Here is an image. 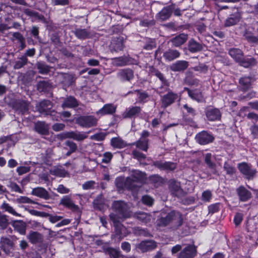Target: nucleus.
<instances>
[{"mask_svg": "<svg viewBox=\"0 0 258 258\" xmlns=\"http://www.w3.org/2000/svg\"><path fill=\"white\" fill-rule=\"evenodd\" d=\"M207 118L210 121H215L220 119L221 113L219 109L213 108H208L206 112Z\"/></svg>", "mask_w": 258, "mask_h": 258, "instance_id": "obj_17", "label": "nucleus"}, {"mask_svg": "<svg viewBox=\"0 0 258 258\" xmlns=\"http://www.w3.org/2000/svg\"><path fill=\"white\" fill-rule=\"evenodd\" d=\"M169 188L172 193L177 197H181L183 194V191L180 187L179 182L174 179H171L169 181Z\"/></svg>", "mask_w": 258, "mask_h": 258, "instance_id": "obj_16", "label": "nucleus"}, {"mask_svg": "<svg viewBox=\"0 0 258 258\" xmlns=\"http://www.w3.org/2000/svg\"><path fill=\"white\" fill-rule=\"evenodd\" d=\"M224 168L228 174L232 175L235 172V168L231 166L227 162H225Z\"/></svg>", "mask_w": 258, "mask_h": 258, "instance_id": "obj_58", "label": "nucleus"}, {"mask_svg": "<svg viewBox=\"0 0 258 258\" xmlns=\"http://www.w3.org/2000/svg\"><path fill=\"white\" fill-rule=\"evenodd\" d=\"M135 216L137 219L146 224L150 222L152 218L150 214L144 212L137 213Z\"/></svg>", "mask_w": 258, "mask_h": 258, "instance_id": "obj_40", "label": "nucleus"}, {"mask_svg": "<svg viewBox=\"0 0 258 258\" xmlns=\"http://www.w3.org/2000/svg\"><path fill=\"white\" fill-rule=\"evenodd\" d=\"M30 168L27 166H20L17 168V171L19 175H22L28 172Z\"/></svg>", "mask_w": 258, "mask_h": 258, "instance_id": "obj_63", "label": "nucleus"}, {"mask_svg": "<svg viewBox=\"0 0 258 258\" xmlns=\"http://www.w3.org/2000/svg\"><path fill=\"white\" fill-rule=\"evenodd\" d=\"M29 212L32 215L41 217H46L48 215V213L43 212H39L35 210H29Z\"/></svg>", "mask_w": 258, "mask_h": 258, "instance_id": "obj_56", "label": "nucleus"}, {"mask_svg": "<svg viewBox=\"0 0 258 258\" xmlns=\"http://www.w3.org/2000/svg\"><path fill=\"white\" fill-rule=\"evenodd\" d=\"M76 36L80 39H86L89 37V33L85 29H79L75 31Z\"/></svg>", "mask_w": 258, "mask_h": 258, "instance_id": "obj_45", "label": "nucleus"}, {"mask_svg": "<svg viewBox=\"0 0 258 258\" xmlns=\"http://www.w3.org/2000/svg\"><path fill=\"white\" fill-rule=\"evenodd\" d=\"M37 68L41 74H46L49 71L48 66L43 63H38Z\"/></svg>", "mask_w": 258, "mask_h": 258, "instance_id": "obj_54", "label": "nucleus"}, {"mask_svg": "<svg viewBox=\"0 0 258 258\" xmlns=\"http://www.w3.org/2000/svg\"><path fill=\"white\" fill-rule=\"evenodd\" d=\"M212 198V194L210 190L204 191L202 194V200L209 202Z\"/></svg>", "mask_w": 258, "mask_h": 258, "instance_id": "obj_57", "label": "nucleus"}, {"mask_svg": "<svg viewBox=\"0 0 258 258\" xmlns=\"http://www.w3.org/2000/svg\"><path fill=\"white\" fill-rule=\"evenodd\" d=\"M196 141L201 145H206L212 142L214 137L206 131H203L198 134L195 138Z\"/></svg>", "mask_w": 258, "mask_h": 258, "instance_id": "obj_9", "label": "nucleus"}, {"mask_svg": "<svg viewBox=\"0 0 258 258\" xmlns=\"http://www.w3.org/2000/svg\"><path fill=\"white\" fill-rule=\"evenodd\" d=\"M78 105V103L76 99L72 96L67 97L62 104V107L65 108H72L76 107Z\"/></svg>", "mask_w": 258, "mask_h": 258, "instance_id": "obj_33", "label": "nucleus"}, {"mask_svg": "<svg viewBox=\"0 0 258 258\" xmlns=\"http://www.w3.org/2000/svg\"><path fill=\"white\" fill-rule=\"evenodd\" d=\"M202 49V46L195 40L191 39L188 43V49L191 52H196L200 51Z\"/></svg>", "mask_w": 258, "mask_h": 258, "instance_id": "obj_38", "label": "nucleus"}, {"mask_svg": "<svg viewBox=\"0 0 258 258\" xmlns=\"http://www.w3.org/2000/svg\"><path fill=\"white\" fill-rule=\"evenodd\" d=\"M117 76L122 81H130L134 78V72L130 69H122L118 71Z\"/></svg>", "mask_w": 258, "mask_h": 258, "instance_id": "obj_13", "label": "nucleus"}, {"mask_svg": "<svg viewBox=\"0 0 258 258\" xmlns=\"http://www.w3.org/2000/svg\"><path fill=\"white\" fill-rule=\"evenodd\" d=\"M13 35L16 38L18 39L20 41L21 43V50L24 49L25 47V44L24 42V39L21 34L19 33H15Z\"/></svg>", "mask_w": 258, "mask_h": 258, "instance_id": "obj_61", "label": "nucleus"}, {"mask_svg": "<svg viewBox=\"0 0 258 258\" xmlns=\"http://www.w3.org/2000/svg\"><path fill=\"white\" fill-rule=\"evenodd\" d=\"M140 111L141 108L139 107H129L123 112L122 115L124 118H131L138 114Z\"/></svg>", "mask_w": 258, "mask_h": 258, "instance_id": "obj_28", "label": "nucleus"}, {"mask_svg": "<svg viewBox=\"0 0 258 258\" xmlns=\"http://www.w3.org/2000/svg\"><path fill=\"white\" fill-rule=\"evenodd\" d=\"M132 180L131 177H127L124 179L123 177H117L115 180L116 187L119 190L125 189L129 190H135L134 185L132 184Z\"/></svg>", "mask_w": 258, "mask_h": 258, "instance_id": "obj_7", "label": "nucleus"}, {"mask_svg": "<svg viewBox=\"0 0 258 258\" xmlns=\"http://www.w3.org/2000/svg\"><path fill=\"white\" fill-rule=\"evenodd\" d=\"M150 133L147 131H144L141 134V138L136 142L137 148L144 151H147L148 149V139Z\"/></svg>", "mask_w": 258, "mask_h": 258, "instance_id": "obj_10", "label": "nucleus"}, {"mask_svg": "<svg viewBox=\"0 0 258 258\" xmlns=\"http://www.w3.org/2000/svg\"><path fill=\"white\" fill-rule=\"evenodd\" d=\"M180 53L176 50L169 49L164 53L163 56L167 61H172L179 57Z\"/></svg>", "mask_w": 258, "mask_h": 258, "instance_id": "obj_30", "label": "nucleus"}, {"mask_svg": "<svg viewBox=\"0 0 258 258\" xmlns=\"http://www.w3.org/2000/svg\"><path fill=\"white\" fill-rule=\"evenodd\" d=\"M17 142V139L14 136L3 137L0 138V144L7 143L8 147L14 146Z\"/></svg>", "mask_w": 258, "mask_h": 258, "instance_id": "obj_34", "label": "nucleus"}, {"mask_svg": "<svg viewBox=\"0 0 258 258\" xmlns=\"http://www.w3.org/2000/svg\"><path fill=\"white\" fill-rule=\"evenodd\" d=\"M52 106V103L50 101L44 100L41 101L39 104L37 105V108L40 113H44L46 115H50L53 120H58L59 113L55 112L54 110H50Z\"/></svg>", "mask_w": 258, "mask_h": 258, "instance_id": "obj_4", "label": "nucleus"}, {"mask_svg": "<svg viewBox=\"0 0 258 258\" xmlns=\"http://www.w3.org/2000/svg\"><path fill=\"white\" fill-rule=\"evenodd\" d=\"M1 208L4 211L8 212L13 216L19 217H21V215L20 214L17 213L12 206H11L9 203H7L6 202L3 203L1 206Z\"/></svg>", "mask_w": 258, "mask_h": 258, "instance_id": "obj_32", "label": "nucleus"}, {"mask_svg": "<svg viewBox=\"0 0 258 258\" xmlns=\"http://www.w3.org/2000/svg\"><path fill=\"white\" fill-rule=\"evenodd\" d=\"M14 227L19 233L22 235H24L26 232V227L25 224L19 221L15 222L14 223Z\"/></svg>", "mask_w": 258, "mask_h": 258, "instance_id": "obj_42", "label": "nucleus"}, {"mask_svg": "<svg viewBox=\"0 0 258 258\" xmlns=\"http://www.w3.org/2000/svg\"><path fill=\"white\" fill-rule=\"evenodd\" d=\"M187 35L183 33L176 36L171 40L173 45L176 47L183 44L187 40Z\"/></svg>", "mask_w": 258, "mask_h": 258, "instance_id": "obj_31", "label": "nucleus"}, {"mask_svg": "<svg viewBox=\"0 0 258 258\" xmlns=\"http://www.w3.org/2000/svg\"><path fill=\"white\" fill-rule=\"evenodd\" d=\"M76 122L83 127H90L97 124V119L93 116H81L76 120Z\"/></svg>", "mask_w": 258, "mask_h": 258, "instance_id": "obj_5", "label": "nucleus"}, {"mask_svg": "<svg viewBox=\"0 0 258 258\" xmlns=\"http://www.w3.org/2000/svg\"><path fill=\"white\" fill-rule=\"evenodd\" d=\"M37 88L40 92L47 91L50 88V85L48 82L40 81L38 84Z\"/></svg>", "mask_w": 258, "mask_h": 258, "instance_id": "obj_43", "label": "nucleus"}, {"mask_svg": "<svg viewBox=\"0 0 258 258\" xmlns=\"http://www.w3.org/2000/svg\"><path fill=\"white\" fill-rule=\"evenodd\" d=\"M142 201L143 204L149 206H151L154 203V199L148 195L143 196Z\"/></svg>", "mask_w": 258, "mask_h": 258, "instance_id": "obj_51", "label": "nucleus"}, {"mask_svg": "<svg viewBox=\"0 0 258 258\" xmlns=\"http://www.w3.org/2000/svg\"><path fill=\"white\" fill-rule=\"evenodd\" d=\"M60 204L73 212L78 213H80L81 212L78 206L75 205L69 196L63 197L61 200Z\"/></svg>", "mask_w": 258, "mask_h": 258, "instance_id": "obj_12", "label": "nucleus"}, {"mask_svg": "<svg viewBox=\"0 0 258 258\" xmlns=\"http://www.w3.org/2000/svg\"><path fill=\"white\" fill-rule=\"evenodd\" d=\"M238 169L247 178H250L254 175L255 171L250 168V166L245 163H242L239 164Z\"/></svg>", "mask_w": 258, "mask_h": 258, "instance_id": "obj_19", "label": "nucleus"}, {"mask_svg": "<svg viewBox=\"0 0 258 258\" xmlns=\"http://www.w3.org/2000/svg\"><path fill=\"white\" fill-rule=\"evenodd\" d=\"M15 201L17 203L25 204V203H33L38 204L37 203H35L32 200L25 196H20L17 198Z\"/></svg>", "mask_w": 258, "mask_h": 258, "instance_id": "obj_48", "label": "nucleus"}, {"mask_svg": "<svg viewBox=\"0 0 258 258\" xmlns=\"http://www.w3.org/2000/svg\"><path fill=\"white\" fill-rule=\"evenodd\" d=\"M197 247L194 244H188L179 253L178 258H194L197 255Z\"/></svg>", "mask_w": 258, "mask_h": 258, "instance_id": "obj_8", "label": "nucleus"}, {"mask_svg": "<svg viewBox=\"0 0 258 258\" xmlns=\"http://www.w3.org/2000/svg\"><path fill=\"white\" fill-rule=\"evenodd\" d=\"M13 246L12 241L8 238L2 237L0 242V246L6 253H9Z\"/></svg>", "mask_w": 258, "mask_h": 258, "instance_id": "obj_26", "label": "nucleus"}, {"mask_svg": "<svg viewBox=\"0 0 258 258\" xmlns=\"http://www.w3.org/2000/svg\"><path fill=\"white\" fill-rule=\"evenodd\" d=\"M252 79L249 77H244L240 78L239 83L243 90L247 89L250 86Z\"/></svg>", "mask_w": 258, "mask_h": 258, "instance_id": "obj_41", "label": "nucleus"}, {"mask_svg": "<svg viewBox=\"0 0 258 258\" xmlns=\"http://www.w3.org/2000/svg\"><path fill=\"white\" fill-rule=\"evenodd\" d=\"M32 194L44 200H48L50 196L47 191L44 188L38 187L34 188L32 190Z\"/></svg>", "mask_w": 258, "mask_h": 258, "instance_id": "obj_23", "label": "nucleus"}, {"mask_svg": "<svg viewBox=\"0 0 258 258\" xmlns=\"http://www.w3.org/2000/svg\"><path fill=\"white\" fill-rule=\"evenodd\" d=\"M50 173L52 175L59 177H65L68 174V172L64 169L59 167L52 168L50 170Z\"/></svg>", "mask_w": 258, "mask_h": 258, "instance_id": "obj_36", "label": "nucleus"}, {"mask_svg": "<svg viewBox=\"0 0 258 258\" xmlns=\"http://www.w3.org/2000/svg\"><path fill=\"white\" fill-rule=\"evenodd\" d=\"M88 133L75 132H68L59 135L60 139L70 138L77 141H81L86 139L88 137Z\"/></svg>", "mask_w": 258, "mask_h": 258, "instance_id": "obj_6", "label": "nucleus"}, {"mask_svg": "<svg viewBox=\"0 0 258 258\" xmlns=\"http://www.w3.org/2000/svg\"><path fill=\"white\" fill-rule=\"evenodd\" d=\"M212 154L207 153L205 156V161L208 167L212 170V173L215 174H218V172L216 169V165L211 161Z\"/></svg>", "mask_w": 258, "mask_h": 258, "instance_id": "obj_37", "label": "nucleus"}, {"mask_svg": "<svg viewBox=\"0 0 258 258\" xmlns=\"http://www.w3.org/2000/svg\"><path fill=\"white\" fill-rule=\"evenodd\" d=\"M64 81H63L64 84V89H66V86H69L70 85H71L73 83L74 81V79L73 77L69 74H66L64 76Z\"/></svg>", "mask_w": 258, "mask_h": 258, "instance_id": "obj_49", "label": "nucleus"}, {"mask_svg": "<svg viewBox=\"0 0 258 258\" xmlns=\"http://www.w3.org/2000/svg\"><path fill=\"white\" fill-rule=\"evenodd\" d=\"M66 145L69 147V150L72 151V152H75L77 149V146L76 144L72 141H66Z\"/></svg>", "mask_w": 258, "mask_h": 258, "instance_id": "obj_64", "label": "nucleus"}, {"mask_svg": "<svg viewBox=\"0 0 258 258\" xmlns=\"http://www.w3.org/2000/svg\"><path fill=\"white\" fill-rule=\"evenodd\" d=\"M181 214L176 211H172L165 217H161L157 220L158 227L170 225L172 228H177L182 224Z\"/></svg>", "mask_w": 258, "mask_h": 258, "instance_id": "obj_2", "label": "nucleus"}, {"mask_svg": "<svg viewBox=\"0 0 258 258\" xmlns=\"http://www.w3.org/2000/svg\"><path fill=\"white\" fill-rule=\"evenodd\" d=\"M133 155L134 158L137 159L139 160H141L146 158L145 155L141 153L137 150H134L133 151Z\"/></svg>", "mask_w": 258, "mask_h": 258, "instance_id": "obj_62", "label": "nucleus"}, {"mask_svg": "<svg viewBox=\"0 0 258 258\" xmlns=\"http://www.w3.org/2000/svg\"><path fill=\"white\" fill-rule=\"evenodd\" d=\"M132 175L133 176L131 178L132 184L134 185L135 190H136L139 186L137 183H141L143 181L145 178V174L139 170H134Z\"/></svg>", "mask_w": 258, "mask_h": 258, "instance_id": "obj_15", "label": "nucleus"}, {"mask_svg": "<svg viewBox=\"0 0 258 258\" xmlns=\"http://www.w3.org/2000/svg\"><path fill=\"white\" fill-rule=\"evenodd\" d=\"M19 109L23 113H25L29 109V103L25 101H21L19 103Z\"/></svg>", "mask_w": 258, "mask_h": 258, "instance_id": "obj_53", "label": "nucleus"}, {"mask_svg": "<svg viewBox=\"0 0 258 258\" xmlns=\"http://www.w3.org/2000/svg\"><path fill=\"white\" fill-rule=\"evenodd\" d=\"M27 58L25 56H22L20 59L17 60L14 66V68L19 69L25 65L27 62Z\"/></svg>", "mask_w": 258, "mask_h": 258, "instance_id": "obj_47", "label": "nucleus"}, {"mask_svg": "<svg viewBox=\"0 0 258 258\" xmlns=\"http://www.w3.org/2000/svg\"><path fill=\"white\" fill-rule=\"evenodd\" d=\"M219 207L220 204L218 203L210 205L208 207L209 212L211 214L217 212L219 210Z\"/></svg>", "mask_w": 258, "mask_h": 258, "instance_id": "obj_60", "label": "nucleus"}, {"mask_svg": "<svg viewBox=\"0 0 258 258\" xmlns=\"http://www.w3.org/2000/svg\"><path fill=\"white\" fill-rule=\"evenodd\" d=\"M172 11L171 7H165L158 14L157 17L162 21L166 20L171 16Z\"/></svg>", "mask_w": 258, "mask_h": 258, "instance_id": "obj_27", "label": "nucleus"}, {"mask_svg": "<svg viewBox=\"0 0 258 258\" xmlns=\"http://www.w3.org/2000/svg\"><path fill=\"white\" fill-rule=\"evenodd\" d=\"M113 63L117 66H122L128 63L127 58L125 57H120L113 59Z\"/></svg>", "mask_w": 258, "mask_h": 258, "instance_id": "obj_46", "label": "nucleus"}, {"mask_svg": "<svg viewBox=\"0 0 258 258\" xmlns=\"http://www.w3.org/2000/svg\"><path fill=\"white\" fill-rule=\"evenodd\" d=\"M154 165L161 170L172 171L176 168V164L172 162L157 161L154 162Z\"/></svg>", "mask_w": 258, "mask_h": 258, "instance_id": "obj_14", "label": "nucleus"}, {"mask_svg": "<svg viewBox=\"0 0 258 258\" xmlns=\"http://www.w3.org/2000/svg\"><path fill=\"white\" fill-rule=\"evenodd\" d=\"M9 225V220L5 215L0 214V229L4 230Z\"/></svg>", "mask_w": 258, "mask_h": 258, "instance_id": "obj_44", "label": "nucleus"}, {"mask_svg": "<svg viewBox=\"0 0 258 258\" xmlns=\"http://www.w3.org/2000/svg\"><path fill=\"white\" fill-rule=\"evenodd\" d=\"M184 90H187L188 96L193 100L201 102L204 101V98L202 92L198 90H191L187 88Z\"/></svg>", "mask_w": 258, "mask_h": 258, "instance_id": "obj_21", "label": "nucleus"}, {"mask_svg": "<svg viewBox=\"0 0 258 258\" xmlns=\"http://www.w3.org/2000/svg\"><path fill=\"white\" fill-rule=\"evenodd\" d=\"M237 194L241 201L245 202L251 197V193L243 186H240L237 189Z\"/></svg>", "mask_w": 258, "mask_h": 258, "instance_id": "obj_25", "label": "nucleus"}, {"mask_svg": "<svg viewBox=\"0 0 258 258\" xmlns=\"http://www.w3.org/2000/svg\"><path fill=\"white\" fill-rule=\"evenodd\" d=\"M240 19V14L237 11L226 20L224 25L226 27H230L236 25L239 22Z\"/></svg>", "mask_w": 258, "mask_h": 258, "instance_id": "obj_20", "label": "nucleus"}, {"mask_svg": "<svg viewBox=\"0 0 258 258\" xmlns=\"http://www.w3.org/2000/svg\"><path fill=\"white\" fill-rule=\"evenodd\" d=\"M188 67V62L185 60H178L172 64L171 69L173 71H181L185 70Z\"/></svg>", "mask_w": 258, "mask_h": 258, "instance_id": "obj_29", "label": "nucleus"}, {"mask_svg": "<svg viewBox=\"0 0 258 258\" xmlns=\"http://www.w3.org/2000/svg\"><path fill=\"white\" fill-rule=\"evenodd\" d=\"M116 107L111 104H107L97 111L96 114L98 115H105L112 114L115 112Z\"/></svg>", "mask_w": 258, "mask_h": 258, "instance_id": "obj_24", "label": "nucleus"}, {"mask_svg": "<svg viewBox=\"0 0 258 258\" xmlns=\"http://www.w3.org/2000/svg\"><path fill=\"white\" fill-rule=\"evenodd\" d=\"M112 209L113 212L110 214L109 217L115 229V234L112 236V238H115L120 241L128 234L125 227L121 224V221L131 216L130 206L123 201H116L112 203Z\"/></svg>", "mask_w": 258, "mask_h": 258, "instance_id": "obj_1", "label": "nucleus"}, {"mask_svg": "<svg viewBox=\"0 0 258 258\" xmlns=\"http://www.w3.org/2000/svg\"><path fill=\"white\" fill-rule=\"evenodd\" d=\"M244 36L249 42L254 43H258V37L254 36L251 34L247 32H245Z\"/></svg>", "mask_w": 258, "mask_h": 258, "instance_id": "obj_52", "label": "nucleus"}, {"mask_svg": "<svg viewBox=\"0 0 258 258\" xmlns=\"http://www.w3.org/2000/svg\"><path fill=\"white\" fill-rule=\"evenodd\" d=\"M105 252L113 258H118L120 254L118 250L112 248H107Z\"/></svg>", "mask_w": 258, "mask_h": 258, "instance_id": "obj_50", "label": "nucleus"}, {"mask_svg": "<svg viewBox=\"0 0 258 258\" xmlns=\"http://www.w3.org/2000/svg\"><path fill=\"white\" fill-rule=\"evenodd\" d=\"M112 158V154L110 152H106L104 153L102 162L105 163H108L110 162Z\"/></svg>", "mask_w": 258, "mask_h": 258, "instance_id": "obj_59", "label": "nucleus"}, {"mask_svg": "<svg viewBox=\"0 0 258 258\" xmlns=\"http://www.w3.org/2000/svg\"><path fill=\"white\" fill-rule=\"evenodd\" d=\"M178 95L171 91H168L167 94L162 97V107L166 108L172 104L177 99Z\"/></svg>", "mask_w": 258, "mask_h": 258, "instance_id": "obj_11", "label": "nucleus"}, {"mask_svg": "<svg viewBox=\"0 0 258 258\" xmlns=\"http://www.w3.org/2000/svg\"><path fill=\"white\" fill-rule=\"evenodd\" d=\"M105 134L103 133H99L96 134L91 136L90 139L98 141H101L104 139Z\"/></svg>", "mask_w": 258, "mask_h": 258, "instance_id": "obj_55", "label": "nucleus"}, {"mask_svg": "<svg viewBox=\"0 0 258 258\" xmlns=\"http://www.w3.org/2000/svg\"><path fill=\"white\" fill-rule=\"evenodd\" d=\"M35 131L42 135H45L48 133V127L47 125L41 121H38L35 124Z\"/></svg>", "mask_w": 258, "mask_h": 258, "instance_id": "obj_35", "label": "nucleus"}, {"mask_svg": "<svg viewBox=\"0 0 258 258\" xmlns=\"http://www.w3.org/2000/svg\"><path fill=\"white\" fill-rule=\"evenodd\" d=\"M157 246L155 242L152 240L142 241L138 246V248L143 252L152 250Z\"/></svg>", "mask_w": 258, "mask_h": 258, "instance_id": "obj_18", "label": "nucleus"}, {"mask_svg": "<svg viewBox=\"0 0 258 258\" xmlns=\"http://www.w3.org/2000/svg\"><path fill=\"white\" fill-rule=\"evenodd\" d=\"M111 144L114 148L121 149L126 146L125 143L119 138H113L111 140Z\"/></svg>", "mask_w": 258, "mask_h": 258, "instance_id": "obj_39", "label": "nucleus"}, {"mask_svg": "<svg viewBox=\"0 0 258 258\" xmlns=\"http://www.w3.org/2000/svg\"><path fill=\"white\" fill-rule=\"evenodd\" d=\"M27 237L33 244L41 243L43 241L42 235L38 232L31 231Z\"/></svg>", "mask_w": 258, "mask_h": 258, "instance_id": "obj_22", "label": "nucleus"}, {"mask_svg": "<svg viewBox=\"0 0 258 258\" xmlns=\"http://www.w3.org/2000/svg\"><path fill=\"white\" fill-rule=\"evenodd\" d=\"M229 54L236 61L245 68H248L255 63V60L253 58H243L242 52L239 49H230L229 51Z\"/></svg>", "mask_w": 258, "mask_h": 258, "instance_id": "obj_3", "label": "nucleus"}]
</instances>
